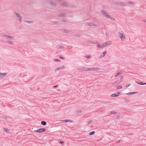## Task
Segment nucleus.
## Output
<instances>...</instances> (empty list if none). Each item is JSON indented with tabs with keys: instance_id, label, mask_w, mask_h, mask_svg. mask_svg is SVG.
<instances>
[{
	"instance_id": "39448f33",
	"label": "nucleus",
	"mask_w": 146,
	"mask_h": 146,
	"mask_svg": "<svg viewBox=\"0 0 146 146\" xmlns=\"http://www.w3.org/2000/svg\"><path fill=\"white\" fill-rule=\"evenodd\" d=\"M14 14L17 16V17L18 18L19 21L21 22H22V17L20 14L16 12H15Z\"/></svg>"
},
{
	"instance_id": "4be33fe9",
	"label": "nucleus",
	"mask_w": 146,
	"mask_h": 146,
	"mask_svg": "<svg viewBox=\"0 0 146 146\" xmlns=\"http://www.w3.org/2000/svg\"><path fill=\"white\" fill-rule=\"evenodd\" d=\"M97 46L98 48H102V46L98 42H97Z\"/></svg>"
},
{
	"instance_id": "f3484780",
	"label": "nucleus",
	"mask_w": 146,
	"mask_h": 146,
	"mask_svg": "<svg viewBox=\"0 0 146 146\" xmlns=\"http://www.w3.org/2000/svg\"><path fill=\"white\" fill-rule=\"evenodd\" d=\"M118 96V94L116 93L115 94H113L111 95V97H116Z\"/></svg>"
},
{
	"instance_id": "79ce46f5",
	"label": "nucleus",
	"mask_w": 146,
	"mask_h": 146,
	"mask_svg": "<svg viewBox=\"0 0 146 146\" xmlns=\"http://www.w3.org/2000/svg\"><path fill=\"white\" fill-rule=\"evenodd\" d=\"M60 143L63 145L64 143V142L62 141H60Z\"/></svg>"
},
{
	"instance_id": "72a5a7b5",
	"label": "nucleus",
	"mask_w": 146,
	"mask_h": 146,
	"mask_svg": "<svg viewBox=\"0 0 146 146\" xmlns=\"http://www.w3.org/2000/svg\"><path fill=\"white\" fill-rule=\"evenodd\" d=\"M122 88V87L121 86H119L117 87V89H120Z\"/></svg>"
},
{
	"instance_id": "7c9ffc66",
	"label": "nucleus",
	"mask_w": 146,
	"mask_h": 146,
	"mask_svg": "<svg viewBox=\"0 0 146 146\" xmlns=\"http://www.w3.org/2000/svg\"><path fill=\"white\" fill-rule=\"evenodd\" d=\"M4 130L5 131H6V132H7V133L9 132V130L8 129H7L6 128H4Z\"/></svg>"
},
{
	"instance_id": "603ef678",
	"label": "nucleus",
	"mask_w": 146,
	"mask_h": 146,
	"mask_svg": "<svg viewBox=\"0 0 146 146\" xmlns=\"http://www.w3.org/2000/svg\"><path fill=\"white\" fill-rule=\"evenodd\" d=\"M121 71H119V72L118 73H119V74H120L121 73Z\"/></svg>"
},
{
	"instance_id": "b1692460",
	"label": "nucleus",
	"mask_w": 146,
	"mask_h": 146,
	"mask_svg": "<svg viewBox=\"0 0 146 146\" xmlns=\"http://www.w3.org/2000/svg\"><path fill=\"white\" fill-rule=\"evenodd\" d=\"M70 12L71 13L68 14L67 16H68L70 17H72V13L71 12Z\"/></svg>"
},
{
	"instance_id": "473e14b6",
	"label": "nucleus",
	"mask_w": 146,
	"mask_h": 146,
	"mask_svg": "<svg viewBox=\"0 0 146 146\" xmlns=\"http://www.w3.org/2000/svg\"><path fill=\"white\" fill-rule=\"evenodd\" d=\"M130 85V84H127L125 86V87H126V88H127Z\"/></svg>"
},
{
	"instance_id": "a878e982",
	"label": "nucleus",
	"mask_w": 146,
	"mask_h": 146,
	"mask_svg": "<svg viewBox=\"0 0 146 146\" xmlns=\"http://www.w3.org/2000/svg\"><path fill=\"white\" fill-rule=\"evenodd\" d=\"M35 131L37 132H42L41 128L39 129L36 130Z\"/></svg>"
},
{
	"instance_id": "e433bc0d",
	"label": "nucleus",
	"mask_w": 146,
	"mask_h": 146,
	"mask_svg": "<svg viewBox=\"0 0 146 146\" xmlns=\"http://www.w3.org/2000/svg\"><path fill=\"white\" fill-rule=\"evenodd\" d=\"M3 36L6 37H8V36H9V35H3Z\"/></svg>"
},
{
	"instance_id": "f257e3e1",
	"label": "nucleus",
	"mask_w": 146,
	"mask_h": 146,
	"mask_svg": "<svg viewBox=\"0 0 146 146\" xmlns=\"http://www.w3.org/2000/svg\"><path fill=\"white\" fill-rule=\"evenodd\" d=\"M100 12L105 17H108L111 20H115V19L113 18L108 14L107 12L105 10H102L100 11Z\"/></svg>"
},
{
	"instance_id": "ddd939ff",
	"label": "nucleus",
	"mask_w": 146,
	"mask_h": 146,
	"mask_svg": "<svg viewBox=\"0 0 146 146\" xmlns=\"http://www.w3.org/2000/svg\"><path fill=\"white\" fill-rule=\"evenodd\" d=\"M65 66H63L62 67H59L55 69L54 70V71H56L57 70H61L62 68H65Z\"/></svg>"
},
{
	"instance_id": "c9c22d12",
	"label": "nucleus",
	"mask_w": 146,
	"mask_h": 146,
	"mask_svg": "<svg viewBox=\"0 0 146 146\" xmlns=\"http://www.w3.org/2000/svg\"><path fill=\"white\" fill-rule=\"evenodd\" d=\"M118 82H118V80L117 82H115L114 84H112V85H115V84H118Z\"/></svg>"
},
{
	"instance_id": "13d9d810",
	"label": "nucleus",
	"mask_w": 146,
	"mask_h": 146,
	"mask_svg": "<svg viewBox=\"0 0 146 146\" xmlns=\"http://www.w3.org/2000/svg\"><path fill=\"white\" fill-rule=\"evenodd\" d=\"M75 36H79V35H75Z\"/></svg>"
},
{
	"instance_id": "5701e85b",
	"label": "nucleus",
	"mask_w": 146,
	"mask_h": 146,
	"mask_svg": "<svg viewBox=\"0 0 146 146\" xmlns=\"http://www.w3.org/2000/svg\"><path fill=\"white\" fill-rule=\"evenodd\" d=\"M137 93V92H129L127 93V94L128 95H131L133 94H136Z\"/></svg>"
},
{
	"instance_id": "052dcab7",
	"label": "nucleus",
	"mask_w": 146,
	"mask_h": 146,
	"mask_svg": "<svg viewBox=\"0 0 146 146\" xmlns=\"http://www.w3.org/2000/svg\"><path fill=\"white\" fill-rule=\"evenodd\" d=\"M126 101H127V99H126Z\"/></svg>"
},
{
	"instance_id": "2f4dec72",
	"label": "nucleus",
	"mask_w": 146,
	"mask_h": 146,
	"mask_svg": "<svg viewBox=\"0 0 146 146\" xmlns=\"http://www.w3.org/2000/svg\"><path fill=\"white\" fill-rule=\"evenodd\" d=\"M61 21L62 22H67V21L65 19H62Z\"/></svg>"
},
{
	"instance_id": "423d86ee",
	"label": "nucleus",
	"mask_w": 146,
	"mask_h": 146,
	"mask_svg": "<svg viewBox=\"0 0 146 146\" xmlns=\"http://www.w3.org/2000/svg\"><path fill=\"white\" fill-rule=\"evenodd\" d=\"M115 4H117L118 5H122V6H126V3L123 2L121 1H118L116 3H115Z\"/></svg>"
},
{
	"instance_id": "393cba45",
	"label": "nucleus",
	"mask_w": 146,
	"mask_h": 146,
	"mask_svg": "<svg viewBox=\"0 0 146 146\" xmlns=\"http://www.w3.org/2000/svg\"><path fill=\"white\" fill-rule=\"evenodd\" d=\"M25 22L26 23H32L33 22V21H32L26 20Z\"/></svg>"
},
{
	"instance_id": "bf43d9fd",
	"label": "nucleus",
	"mask_w": 146,
	"mask_h": 146,
	"mask_svg": "<svg viewBox=\"0 0 146 146\" xmlns=\"http://www.w3.org/2000/svg\"><path fill=\"white\" fill-rule=\"evenodd\" d=\"M126 101H127V99H126Z\"/></svg>"
},
{
	"instance_id": "f03ea898",
	"label": "nucleus",
	"mask_w": 146,
	"mask_h": 146,
	"mask_svg": "<svg viewBox=\"0 0 146 146\" xmlns=\"http://www.w3.org/2000/svg\"><path fill=\"white\" fill-rule=\"evenodd\" d=\"M118 36L119 37L121 38V41H124L125 38V34L119 32H118Z\"/></svg>"
},
{
	"instance_id": "6e6d98bb",
	"label": "nucleus",
	"mask_w": 146,
	"mask_h": 146,
	"mask_svg": "<svg viewBox=\"0 0 146 146\" xmlns=\"http://www.w3.org/2000/svg\"><path fill=\"white\" fill-rule=\"evenodd\" d=\"M81 112H82V111H81V110L79 111H78V112H79V113H81Z\"/></svg>"
},
{
	"instance_id": "58836bf2",
	"label": "nucleus",
	"mask_w": 146,
	"mask_h": 146,
	"mask_svg": "<svg viewBox=\"0 0 146 146\" xmlns=\"http://www.w3.org/2000/svg\"><path fill=\"white\" fill-rule=\"evenodd\" d=\"M41 129H42V132L45 131L46 130V129L44 128H41Z\"/></svg>"
},
{
	"instance_id": "bb28decb",
	"label": "nucleus",
	"mask_w": 146,
	"mask_h": 146,
	"mask_svg": "<svg viewBox=\"0 0 146 146\" xmlns=\"http://www.w3.org/2000/svg\"><path fill=\"white\" fill-rule=\"evenodd\" d=\"M88 43H89L93 44H95L96 43L95 42L92 41H88Z\"/></svg>"
},
{
	"instance_id": "1a4fd4ad",
	"label": "nucleus",
	"mask_w": 146,
	"mask_h": 146,
	"mask_svg": "<svg viewBox=\"0 0 146 146\" xmlns=\"http://www.w3.org/2000/svg\"><path fill=\"white\" fill-rule=\"evenodd\" d=\"M86 24L88 26H94L96 27H98V25L92 23H87Z\"/></svg>"
},
{
	"instance_id": "412c9836",
	"label": "nucleus",
	"mask_w": 146,
	"mask_h": 146,
	"mask_svg": "<svg viewBox=\"0 0 146 146\" xmlns=\"http://www.w3.org/2000/svg\"><path fill=\"white\" fill-rule=\"evenodd\" d=\"M41 125H46V121H42L41 122Z\"/></svg>"
},
{
	"instance_id": "c85d7f7f",
	"label": "nucleus",
	"mask_w": 146,
	"mask_h": 146,
	"mask_svg": "<svg viewBox=\"0 0 146 146\" xmlns=\"http://www.w3.org/2000/svg\"><path fill=\"white\" fill-rule=\"evenodd\" d=\"M7 42L9 43V44H11V45H12L13 43V42L11 41H7Z\"/></svg>"
},
{
	"instance_id": "f704fd0d",
	"label": "nucleus",
	"mask_w": 146,
	"mask_h": 146,
	"mask_svg": "<svg viewBox=\"0 0 146 146\" xmlns=\"http://www.w3.org/2000/svg\"><path fill=\"white\" fill-rule=\"evenodd\" d=\"M116 113V112H115V111H111L110 112V113H111V114H115Z\"/></svg>"
},
{
	"instance_id": "dca6fc26",
	"label": "nucleus",
	"mask_w": 146,
	"mask_h": 146,
	"mask_svg": "<svg viewBox=\"0 0 146 146\" xmlns=\"http://www.w3.org/2000/svg\"><path fill=\"white\" fill-rule=\"evenodd\" d=\"M62 121L63 122H73V121H72L71 120H67V119L62 120Z\"/></svg>"
},
{
	"instance_id": "6ab92c4d",
	"label": "nucleus",
	"mask_w": 146,
	"mask_h": 146,
	"mask_svg": "<svg viewBox=\"0 0 146 146\" xmlns=\"http://www.w3.org/2000/svg\"><path fill=\"white\" fill-rule=\"evenodd\" d=\"M87 69V68H79L78 69V70L80 71H87V70H86Z\"/></svg>"
},
{
	"instance_id": "4d7b16f0",
	"label": "nucleus",
	"mask_w": 146,
	"mask_h": 146,
	"mask_svg": "<svg viewBox=\"0 0 146 146\" xmlns=\"http://www.w3.org/2000/svg\"><path fill=\"white\" fill-rule=\"evenodd\" d=\"M143 21L146 22V20H143Z\"/></svg>"
},
{
	"instance_id": "7ed1b4c3",
	"label": "nucleus",
	"mask_w": 146,
	"mask_h": 146,
	"mask_svg": "<svg viewBox=\"0 0 146 146\" xmlns=\"http://www.w3.org/2000/svg\"><path fill=\"white\" fill-rule=\"evenodd\" d=\"M111 44V40L107 41L103 43L102 44V48H103L105 47L110 45Z\"/></svg>"
},
{
	"instance_id": "8fccbe9b",
	"label": "nucleus",
	"mask_w": 146,
	"mask_h": 146,
	"mask_svg": "<svg viewBox=\"0 0 146 146\" xmlns=\"http://www.w3.org/2000/svg\"><path fill=\"white\" fill-rule=\"evenodd\" d=\"M116 117H117V118H118L120 117V116L118 115V116H117Z\"/></svg>"
},
{
	"instance_id": "5fc2aeb1",
	"label": "nucleus",
	"mask_w": 146,
	"mask_h": 146,
	"mask_svg": "<svg viewBox=\"0 0 146 146\" xmlns=\"http://www.w3.org/2000/svg\"><path fill=\"white\" fill-rule=\"evenodd\" d=\"M117 94H118V95H119V94L120 93V92H117L116 93Z\"/></svg>"
},
{
	"instance_id": "6e6552de",
	"label": "nucleus",
	"mask_w": 146,
	"mask_h": 146,
	"mask_svg": "<svg viewBox=\"0 0 146 146\" xmlns=\"http://www.w3.org/2000/svg\"><path fill=\"white\" fill-rule=\"evenodd\" d=\"M49 4L52 7H54L56 6V3L53 2L51 1H48Z\"/></svg>"
},
{
	"instance_id": "f8f14e48",
	"label": "nucleus",
	"mask_w": 146,
	"mask_h": 146,
	"mask_svg": "<svg viewBox=\"0 0 146 146\" xmlns=\"http://www.w3.org/2000/svg\"><path fill=\"white\" fill-rule=\"evenodd\" d=\"M106 53V52L105 51H104L101 55V56L99 57V58H101L103 57H104V56L105 55Z\"/></svg>"
},
{
	"instance_id": "0eeeda50",
	"label": "nucleus",
	"mask_w": 146,
	"mask_h": 146,
	"mask_svg": "<svg viewBox=\"0 0 146 146\" xmlns=\"http://www.w3.org/2000/svg\"><path fill=\"white\" fill-rule=\"evenodd\" d=\"M100 69V68H99L97 67H95V68H87V69L86 70H87V71L89 70H99Z\"/></svg>"
},
{
	"instance_id": "aec40b11",
	"label": "nucleus",
	"mask_w": 146,
	"mask_h": 146,
	"mask_svg": "<svg viewBox=\"0 0 146 146\" xmlns=\"http://www.w3.org/2000/svg\"><path fill=\"white\" fill-rule=\"evenodd\" d=\"M123 76H121L119 78V80H118V84H119L121 82V81H122V79H123Z\"/></svg>"
},
{
	"instance_id": "c03bdc74",
	"label": "nucleus",
	"mask_w": 146,
	"mask_h": 146,
	"mask_svg": "<svg viewBox=\"0 0 146 146\" xmlns=\"http://www.w3.org/2000/svg\"><path fill=\"white\" fill-rule=\"evenodd\" d=\"M92 121V120H90L88 122V124H89Z\"/></svg>"
},
{
	"instance_id": "4468645a",
	"label": "nucleus",
	"mask_w": 146,
	"mask_h": 146,
	"mask_svg": "<svg viewBox=\"0 0 146 146\" xmlns=\"http://www.w3.org/2000/svg\"><path fill=\"white\" fill-rule=\"evenodd\" d=\"M61 31L63 32H64L66 33H68L69 31H68L67 30L64 29H62L60 30Z\"/></svg>"
},
{
	"instance_id": "a19ab883",
	"label": "nucleus",
	"mask_w": 146,
	"mask_h": 146,
	"mask_svg": "<svg viewBox=\"0 0 146 146\" xmlns=\"http://www.w3.org/2000/svg\"><path fill=\"white\" fill-rule=\"evenodd\" d=\"M54 60L55 61H60V60L58 59H54Z\"/></svg>"
},
{
	"instance_id": "c756f323",
	"label": "nucleus",
	"mask_w": 146,
	"mask_h": 146,
	"mask_svg": "<svg viewBox=\"0 0 146 146\" xmlns=\"http://www.w3.org/2000/svg\"><path fill=\"white\" fill-rule=\"evenodd\" d=\"M95 133V131H92V132H90L89 133V134L90 135H92L93 134H94V133Z\"/></svg>"
},
{
	"instance_id": "9d476101",
	"label": "nucleus",
	"mask_w": 146,
	"mask_h": 146,
	"mask_svg": "<svg viewBox=\"0 0 146 146\" xmlns=\"http://www.w3.org/2000/svg\"><path fill=\"white\" fill-rule=\"evenodd\" d=\"M7 74V73H0V79H1L3 77L5 76Z\"/></svg>"
},
{
	"instance_id": "37998d69",
	"label": "nucleus",
	"mask_w": 146,
	"mask_h": 146,
	"mask_svg": "<svg viewBox=\"0 0 146 146\" xmlns=\"http://www.w3.org/2000/svg\"><path fill=\"white\" fill-rule=\"evenodd\" d=\"M59 58L61 59H63V60H64L65 59V58L64 57H62V56H60L59 57Z\"/></svg>"
},
{
	"instance_id": "ea45409f",
	"label": "nucleus",
	"mask_w": 146,
	"mask_h": 146,
	"mask_svg": "<svg viewBox=\"0 0 146 146\" xmlns=\"http://www.w3.org/2000/svg\"><path fill=\"white\" fill-rule=\"evenodd\" d=\"M8 37L9 38H10V39H12V38H14V37L13 36H10L9 35V36H8Z\"/></svg>"
},
{
	"instance_id": "2eb2a0df",
	"label": "nucleus",
	"mask_w": 146,
	"mask_h": 146,
	"mask_svg": "<svg viewBox=\"0 0 146 146\" xmlns=\"http://www.w3.org/2000/svg\"><path fill=\"white\" fill-rule=\"evenodd\" d=\"M136 82L139 85H144L146 84V83H143V82Z\"/></svg>"
},
{
	"instance_id": "3c124183",
	"label": "nucleus",
	"mask_w": 146,
	"mask_h": 146,
	"mask_svg": "<svg viewBox=\"0 0 146 146\" xmlns=\"http://www.w3.org/2000/svg\"><path fill=\"white\" fill-rule=\"evenodd\" d=\"M121 140H119L117 141V143H119L120 142Z\"/></svg>"
},
{
	"instance_id": "864d4df0",
	"label": "nucleus",
	"mask_w": 146,
	"mask_h": 146,
	"mask_svg": "<svg viewBox=\"0 0 146 146\" xmlns=\"http://www.w3.org/2000/svg\"><path fill=\"white\" fill-rule=\"evenodd\" d=\"M121 71H119V72L118 73H119V74H120L121 73Z\"/></svg>"
},
{
	"instance_id": "de8ad7c7",
	"label": "nucleus",
	"mask_w": 146,
	"mask_h": 146,
	"mask_svg": "<svg viewBox=\"0 0 146 146\" xmlns=\"http://www.w3.org/2000/svg\"><path fill=\"white\" fill-rule=\"evenodd\" d=\"M128 3L129 4H133V3L132 2H129Z\"/></svg>"
},
{
	"instance_id": "20e7f679",
	"label": "nucleus",
	"mask_w": 146,
	"mask_h": 146,
	"mask_svg": "<svg viewBox=\"0 0 146 146\" xmlns=\"http://www.w3.org/2000/svg\"><path fill=\"white\" fill-rule=\"evenodd\" d=\"M71 13V12H67L65 13H61L58 15L59 17H67L68 14Z\"/></svg>"
},
{
	"instance_id": "9b49d317",
	"label": "nucleus",
	"mask_w": 146,
	"mask_h": 146,
	"mask_svg": "<svg viewBox=\"0 0 146 146\" xmlns=\"http://www.w3.org/2000/svg\"><path fill=\"white\" fill-rule=\"evenodd\" d=\"M61 5L65 7H68L67 3L66 2L62 3L61 4Z\"/></svg>"
},
{
	"instance_id": "49530a36",
	"label": "nucleus",
	"mask_w": 146,
	"mask_h": 146,
	"mask_svg": "<svg viewBox=\"0 0 146 146\" xmlns=\"http://www.w3.org/2000/svg\"><path fill=\"white\" fill-rule=\"evenodd\" d=\"M119 73H117L115 75V76L117 77V76H119Z\"/></svg>"
},
{
	"instance_id": "4c0bfd02",
	"label": "nucleus",
	"mask_w": 146,
	"mask_h": 146,
	"mask_svg": "<svg viewBox=\"0 0 146 146\" xmlns=\"http://www.w3.org/2000/svg\"><path fill=\"white\" fill-rule=\"evenodd\" d=\"M70 7L71 8H74L76 7L74 6H71Z\"/></svg>"
},
{
	"instance_id": "09e8293b",
	"label": "nucleus",
	"mask_w": 146,
	"mask_h": 146,
	"mask_svg": "<svg viewBox=\"0 0 146 146\" xmlns=\"http://www.w3.org/2000/svg\"><path fill=\"white\" fill-rule=\"evenodd\" d=\"M57 85H55V86H54V88H56L57 87Z\"/></svg>"
},
{
	"instance_id": "a211bd4d",
	"label": "nucleus",
	"mask_w": 146,
	"mask_h": 146,
	"mask_svg": "<svg viewBox=\"0 0 146 146\" xmlns=\"http://www.w3.org/2000/svg\"><path fill=\"white\" fill-rule=\"evenodd\" d=\"M56 47L58 49H63L64 48L63 46L60 45H57L56 46Z\"/></svg>"
},
{
	"instance_id": "a18cd8bd",
	"label": "nucleus",
	"mask_w": 146,
	"mask_h": 146,
	"mask_svg": "<svg viewBox=\"0 0 146 146\" xmlns=\"http://www.w3.org/2000/svg\"><path fill=\"white\" fill-rule=\"evenodd\" d=\"M85 57L88 58H89L90 57V56H89L88 55H86L85 56Z\"/></svg>"
},
{
	"instance_id": "cd10ccee",
	"label": "nucleus",
	"mask_w": 146,
	"mask_h": 146,
	"mask_svg": "<svg viewBox=\"0 0 146 146\" xmlns=\"http://www.w3.org/2000/svg\"><path fill=\"white\" fill-rule=\"evenodd\" d=\"M51 22L54 25H57L58 24V22L57 21H52Z\"/></svg>"
}]
</instances>
